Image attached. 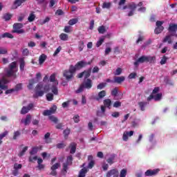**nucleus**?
Instances as JSON below:
<instances>
[{"mask_svg": "<svg viewBox=\"0 0 177 177\" xmlns=\"http://www.w3.org/2000/svg\"><path fill=\"white\" fill-rule=\"evenodd\" d=\"M18 71L17 62H14L10 64L8 68L5 69L6 75H3L1 79H0V95L3 93L2 90L8 89V80L6 77H13L16 78V73Z\"/></svg>", "mask_w": 177, "mask_h": 177, "instance_id": "nucleus-1", "label": "nucleus"}, {"mask_svg": "<svg viewBox=\"0 0 177 177\" xmlns=\"http://www.w3.org/2000/svg\"><path fill=\"white\" fill-rule=\"evenodd\" d=\"M88 63L80 61L76 64V65L71 66L68 71H64V77H65L66 80H71L73 77H74V73H75V70H80L82 68V67H85L87 66Z\"/></svg>", "mask_w": 177, "mask_h": 177, "instance_id": "nucleus-2", "label": "nucleus"}, {"mask_svg": "<svg viewBox=\"0 0 177 177\" xmlns=\"http://www.w3.org/2000/svg\"><path fill=\"white\" fill-rule=\"evenodd\" d=\"M49 92V86L39 83L36 87V96H44V93Z\"/></svg>", "mask_w": 177, "mask_h": 177, "instance_id": "nucleus-3", "label": "nucleus"}, {"mask_svg": "<svg viewBox=\"0 0 177 177\" xmlns=\"http://www.w3.org/2000/svg\"><path fill=\"white\" fill-rule=\"evenodd\" d=\"M92 80L91 79H86L84 82L80 85L79 88L76 90V93H81V92H84V89H91L92 88Z\"/></svg>", "mask_w": 177, "mask_h": 177, "instance_id": "nucleus-4", "label": "nucleus"}, {"mask_svg": "<svg viewBox=\"0 0 177 177\" xmlns=\"http://www.w3.org/2000/svg\"><path fill=\"white\" fill-rule=\"evenodd\" d=\"M49 81L50 82H53L54 85L52 86L51 88V91L53 92V93H54V95H57V93H59L57 91V85H59V82L57 80H56V75L55 74H53L50 76L49 78Z\"/></svg>", "mask_w": 177, "mask_h": 177, "instance_id": "nucleus-5", "label": "nucleus"}, {"mask_svg": "<svg viewBox=\"0 0 177 177\" xmlns=\"http://www.w3.org/2000/svg\"><path fill=\"white\" fill-rule=\"evenodd\" d=\"M14 32H17V34H23L24 32V30L23 28V24L20 23L15 24L13 26Z\"/></svg>", "mask_w": 177, "mask_h": 177, "instance_id": "nucleus-6", "label": "nucleus"}, {"mask_svg": "<svg viewBox=\"0 0 177 177\" xmlns=\"http://www.w3.org/2000/svg\"><path fill=\"white\" fill-rule=\"evenodd\" d=\"M162 24H164V21H156V27L155 29V34H160L164 30V26H162Z\"/></svg>", "mask_w": 177, "mask_h": 177, "instance_id": "nucleus-7", "label": "nucleus"}, {"mask_svg": "<svg viewBox=\"0 0 177 177\" xmlns=\"http://www.w3.org/2000/svg\"><path fill=\"white\" fill-rule=\"evenodd\" d=\"M168 30L170 35L175 37V35H176L177 24H170Z\"/></svg>", "mask_w": 177, "mask_h": 177, "instance_id": "nucleus-8", "label": "nucleus"}, {"mask_svg": "<svg viewBox=\"0 0 177 177\" xmlns=\"http://www.w3.org/2000/svg\"><path fill=\"white\" fill-rule=\"evenodd\" d=\"M56 110H57V106L56 105H53L49 110H45L43 112V115H51V114H55L56 113Z\"/></svg>", "mask_w": 177, "mask_h": 177, "instance_id": "nucleus-9", "label": "nucleus"}, {"mask_svg": "<svg viewBox=\"0 0 177 177\" xmlns=\"http://www.w3.org/2000/svg\"><path fill=\"white\" fill-rule=\"evenodd\" d=\"M162 97V93H157V94L150 95L149 97H148L147 100L148 102H150L151 99H154L156 102H158V100H161Z\"/></svg>", "mask_w": 177, "mask_h": 177, "instance_id": "nucleus-10", "label": "nucleus"}, {"mask_svg": "<svg viewBox=\"0 0 177 177\" xmlns=\"http://www.w3.org/2000/svg\"><path fill=\"white\" fill-rule=\"evenodd\" d=\"M147 62V55H142L140 58H138L135 62H134V66H139V64L142 63Z\"/></svg>", "mask_w": 177, "mask_h": 177, "instance_id": "nucleus-11", "label": "nucleus"}, {"mask_svg": "<svg viewBox=\"0 0 177 177\" xmlns=\"http://www.w3.org/2000/svg\"><path fill=\"white\" fill-rule=\"evenodd\" d=\"M72 162H73V156H68L66 162L64 163V165H63V167H64L63 169H64V171H65V172L68 169L67 167H68V165H71Z\"/></svg>", "mask_w": 177, "mask_h": 177, "instance_id": "nucleus-12", "label": "nucleus"}, {"mask_svg": "<svg viewBox=\"0 0 177 177\" xmlns=\"http://www.w3.org/2000/svg\"><path fill=\"white\" fill-rule=\"evenodd\" d=\"M34 108L33 104H29L28 106H23L21 111V114H27L30 110Z\"/></svg>", "mask_w": 177, "mask_h": 177, "instance_id": "nucleus-13", "label": "nucleus"}, {"mask_svg": "<svg viewBox=\"0 0 177 177\" xmlns=\"http://www.w3.org/2000/svg\"><path fill=\"white\" fill-rule=\"evenodd\" d=\"M160 172V169H149L145 172V176H153V175H157L158 173Z\"/></svg>", "mask_w": 177, "mask_h": 177, "instance_id": "nucleus-14", "label": "nucleus"}, {"mask_svg": "<svg viewBox=\"0 0 177 177\" xmlns=\"http://www.w3.org/2000/svg\"><path fill=\"white\" fill-rule=\"evenodd\" d=\"M91 69L90 68L88 71L80 73L78 75V78H82V77H84V78H89V77H91Z\"/></svg>", "mask_w": 177, "mask_h": 177, "instance_id": "nucleus-15", "label": "nucleus"}, {"mask_svg": "<svg viewBox=\"0 0 177 177\" xmlns=\"http://www.w3.org/2000/svg\"><path fill=\"white\" fill-rule=\"evenodd\" d=\"M133 136V131H124L123 133L122 139L124 142H127L128 140V138Z\"/></svg>", "mask_w": 177, "mask_h": 177, "instance_id": "nucleus-16", "label": "nucleus"}, {"mask_svg": "<svg viewBox=\"0 0 177 177\" xmlns=\"http://www.w3.org/2000/svg\"><path fill=\"white\" fill-rule=\"evenodd\" d=\"M107 177H118V170L117 169H112L107 172L106 174Z\"/></svg>", "mask_w": 177, "mask_h": 177, "instance_id": "nucleus-17", "label": "nucleus"}, {"mask_svg": "<svg viewBox=\"0 0 177 177\" xmlns=\"http://www.w3.org/2000/svg\"><path fill=\"white\" fill-rule=\"evenodd\" d=\"M21 122L24 124V125H30V122H31V115H27L25 119H22Z\"/></svg>", "mask_w": 177, "mask_h": 177, "instance_id": "nucleus-18", "label": "nucleus"}, {"mask_svg": "<svg viewBox=\"0 0 177 177\" xmlns=\"http://www.w3.org/2000/svg\"><path fill=\"white\" fill-rule=\"evenodd\" d=\"M104 96H106V91H102L98 93V95L95 97V99L99 102V100H102Z\"/></svg>", "mask_w": 177, "mask_h": 177, "instance_id": "nucleus-19", "label": "nucleus"}, {"mask_svg": "<svg viewBox=\"0 0 177 177\" xmlns=\"http://www.w3.org/2000/svg\"><path fill=\"white\" fill-rule=\"evenodd\" d=\"M88 161H90L88 163V168H89L90 169H92V168H93V165H95V161L93 160V156H89L88 157Z\"/></svg>", "mask_w": 177, "mask_h": 177, "instance_id": "nucleus-20", "label": "nucleus"}, {"mask_svg": "<svg viewBox=\"0 0 177 177\" xmlns=\"http://www.w3.org/2000/svg\"><path fill=\"white\" fill-rule=\"evenodd\" d=\"M106 113V108L104 106H101V110L98 111L97 115L98 117H104Z\"/></svg>", "mask_w": 177, "mask_h": 177, "instance_id": "nucleus-21", "label": "nucleus"}, {"mask_svg": "<svg viewBox=\"0 0 177 177\" xmlns=\"http://www.w3.org/2000/svg\"><path fill=\"white\" fill-rule=\"evenodd\" d=\"M125 81V77H115L113 82H116V84H121V82H124Z\"/></svg>", "mask_w": 177, "mask_h": 177, "instance_id": "nucleus-22", "label": "nucleus"}, {"mask_svg": "<svg viewBox=\"0 0 177 177\" xmlns=\"http://www.w3.org/2000/svg\"><path fill=\"white\" fill-rule=\"evenodd\" d=\"M129 8L130 9V12H129V16H133V10L136 9V5L135 3H132L131 4L129 5Z\"/></svg>", "mask_w": 177, "mask_h": 177, "instance_id": "nucleus-23", "label": "nucleus"}, {"mask_svg": "<svg viewBox=\"0 0 177 177\" xmlns=\"http://www.w3.org/2000/svg\"><path fill=\"white\" fill-rule=\"evenodd\" d=\"M147 63L154 64L156 63V56H147Z\"/></svg>", "mask_w": 177, "mask_h": 177, "instance_id": "nucleus-24", "label": "nucleus"}, {"mask_svg": "<svg viewBox=\"0 0 177 177\" xmlns=\"http://www.w3.org/2000/svg\"><path fill=\"white\" fill-rule=\"evenodd\" d=\"M172 37L171 35H167L162 40V42H167L169 44H172Z\"/></svg>", "mask_w": 177, "mask_h": 177, "instance_id": "nucleus-25", "label": "nucleus"}, {"mask_svg": "<svg viewBox=\"0 0 177 177\" xmlns=\"http://www.w3.org/2000/svg\"><path fill=\"white\" fill-rule=\"evenodd\" d=\"M104 107H107L108 109H111V100L110 99H106L104 100Z\"/></svg>", "mask_w": 177, "mask_h": 177, "instance_id": "nucleus-26", "label": "nucleus"}, {"mask_svg": "<svg viewBox=\"0 0 177 177\" xmlns=\"http://www.w3.org/2000/svg\"><path fill=\"white\" fill-rule=\"evenodd\" d=\"M88 172V169L86 167L82 169L79 173L78 177H85V175H86V173Z\"/></svg>", "mask_w": 177, "mask_h": 177, "instance_id": "nucleus-27", "label": "nucleus"}, {"mask_svg": "<svg viewBox=\"0 0 177 177\" xmlns=\"http://www.w3.org/2000/svg\"><path fill=\"white\" fill-rule=\"evenodd\" d=\"M70 152L71 154H74V153H75V150L77 149V144H75V142H73L71 144L70 146Z\"/></svg>", "mask_w": 177, "mask_h": 177, "instance_id": "nucleus-28", "label": "nucleus"}, {"mask_svg": "<svg viewBox=\"0 0 177 177\" xmlns=\"http://www.w3.org/2000/svg\"><path fill=\"white\" fill-rule=\"evenodd\" d=\"M26 2V0H16L14 3V9H16L18 8V6H20L21 3Z\"/></svg>", "mask_w": 177, "mask_h": 177, "instance_id": "nucleus-29", "label": "nucleus"}, {"mask_svg": "<svg viewBox=\"0 0 177 177\" xmlns=\"http://www.w3.org/2000/svg\"><path fill=\"white\" fill-rule=\"evenodd\" d=\"M46 60V55L45 54H42L39 57V64H44V62Z\"/></svg>", "mask_w": 177, "mask_h": 177, "instance_id": "nucleus-30", "label": "nucleus"}, {"mask_svg": "<svg viewBox=\"0 0 177 177\" xmlns=\"http://www.w3.org/2000/svg\"><path fill=\"white\" fill-rule=\"evenodd\" d=\"M59 39L61 41H68V35L66 33H62L59 35Z\"/></svg>", "mask_w": 177, "mask_h": 177, "instance_id": "nucleus-31", "label": "nucleus"}, {"mask_svg": "<svg viewBox=\"0 0 177 177\" xmlns=\"http://www.w3.org/2000/svg\"><path fill=\"white\" fill-rule=\"evenodd\" d=\"M50 133H46L44 136V140L46 143H50Z\"/></svg>", "mask_w": 177, "mask_h": 177, "instance_id": "nucleus-32", "label": "nucleus"}, {"mask_svg": "<svg viewBox=\"0 0 177 177\" xmlns=\"http://www.w3.org/2000/svg\"><path fill=\"white\" fill-rule=\"evenodd\" d=\"M27 150H28V147H24L18 154L19 157H23V156H24V153L26 152Z\"/></svg>", "mask_w": 177, "mask_h": 177, "instance_id": "nucleus-33", "label": "nucleus"}, {"mask_svg": "<svg viewBox=\"0 0 177 177\" xmlns=\"http://www.w3.org/2000/svg\"><path fill=\"white\" fill-rule=\"evenodd\" d=\"M105 38H106L105 37L100 38L99 41H97V44H96L97 48H99V46H100L103 44V42H104Z\"/></svg>", "mask_w": 177, "mask_h": 177, "instance_id": "nucleus-34", "label": "nucleus"}, {"mask_svg": "<svg viewBox=\"0 0 177 177\" xmlns=\"http://www.w3.org/2000/svg\"><path fill=\"white\" fill-rule=\"evenodd\" d=\"M115 158V155H112L109 158L107 159L108 164H113L114 162V159Z\"/></svg>", "mask_w": 177, "mask_h": 177, "instance_id": "nucleus-35", "label": "nucleus"}, {"mask_svg": "<svg viewBox=\"0 0 177 177\" xmlns=\"http://www.w3.org/2000/svg\"><path fill=\"white\" fill-rule=\"evenodd\" d=\"M106 31V27H104V26H100L98 28V32H100V34H104Z\"/></svg>", "mask_w": 177, "mask_h": 177, "instance_id": "nucleus-36", "label": "nucleus"}, {"mask_svg": "<svg viewBox=\"0 0 177 177\" xmlns=\"http://www.w3.org/2000/svg\"><path fill=\"white\" fill-rule=\"evenodd\" d=\"M24 66H26V62H24V59H20V70L23 71L24 70Z\"/></svg>", "mask_w": 177, "mask_h": 177, "instance_id": "nucleus-37", "label": "nucleus"}, {"mask_svg": "<svg viewBox=\"0 0 177 177\" xmlns=\"http://www.w3.org/2000/svg\"><path fill=\"white\" fill-rule=\"evenodd\" d=\"M122 73V68H118L115 72H113L114 75H120Z\"/></svg>", "mask_w": 177, "mask_h": 177, "instance_id": "nucleus-38", "label": "nucleus"}, {"mask_svg": "<svg viewBox=\"0 0 177 177\" xmlns=\"http://www.w3.org/2000/svg\"><path fill=\"white\" fill-rule=\"evenodd\" d=\"M59 168H60V163L57 162V163L52 165L50 169H54V170L56 171V169H59Z\"/></svg>", "mask_w": 177, "mask_h": 177, "instance_id": "nucleus-39", "label": "nucleus"}, {"mask_svg": "<svg viewBox=\"0 0 177 177\" xmlns=\"http://www.w3.org/2000/svg\"><path fill=\"white\" fill-rule=\"evenodd\" d=\"M78 23V19H72L68 21L69 26H74V24H77Z\"/></svg>", "mask_w": 177, "mask_h": 177, "instance_id": "nucleus-40", "label": "nucleus"}, {"mask_svg": "<svg viewBox=\"0 0 177 177\" xmlns=\"http://www.w3.org/2000/svg\"><path fill=\"white\" fill-rule=\"evenodd\" d=\"M8 131H4L3 133L0 134V145H2V140L8 135Z\"/></svg>", "mask_w": 177, "mask_h": 177, "instance_id": "nucleus-41", "label": "nucleus"}, {"mask_svg": "<svg viewBox=\"0 0 177 177\" xmlns=\"http://www.w3.org/2000/svg\"><path fill=\"white\" fill-rule=\"evenodd\" d=\"M8 53V48L1 47L0 48V55H6Z\"/></svg>", "mask_w": 177, "mask_h": 177, "instance_id": "nucleus-42", "label": "nucleus"}, {"mask_svg": "<svg viewBox=\"0 0 177 177\" xmlns=\"http://www.w3.org/2000/svg\"><path fill=\"white\" fill-rule=\"evenodd\" d=\"M1 37H2V38H13V35L10 33H8V32L3 33L1 35Z\"/></svg>", "mask_w": 177, "mask_h": 177, "instance_id": "nucleus-43", "label": "nucleus"}, {"mask_svg": "<svg viewBox=\"0 0 177 177\" xmlns=\"http://www.w3.org/2000/svg\"><path fill=\"white\" fill-rule=\"evenodd\" d=\"M28 20V21H34V20H35V15H34V13L30 14Z\"/></svg>", "mask_w": 177, "mask_h": 177, "instance_id": "nucleus-44", "label": "nucleus"}, {"mask_svg": "<svg viewBox=\"0 0 177 177\" xmlns=\"http://www.w3.org/2000/svg\"><path fill=\"white\" fill-rule=\"evenodd\" d=\"M46 99L48 102H52L53 100V94L49 93L46 95Z\"/></svg>", "mask_w": 177, "mask_h": 177, "instance_id": "nucleus-45", "label": "nucleus"}, {"mask_svg": "<svg viewBox=\"0 0 177 177\" xmlns=\"http://www.w3.org/2000/svg\"><path fill=\"white\" fill-rule=\"evenodd\" d=\"M49 120H50V121H52V122H54L55 124H57V118H56L53 115H50V116H49Z\"/></svg>", "mask_w": 177, "mask_h": 177, "instance_id": "nucleus-46", "label": "nucleus"}, {"mask_svg": "<svg viewBox=\"0 0 177 177\" xmlns=\"http://www.w3.org/2000/svg\"><path fill=\"white\" fill-rule=\"evenodd\" d=\"M138 104H139L142 111H145V107L146 106L147 103L141 102H139Z\"/></svg>", "mask_w": 177, "mask_h": 177, "instance_id": "nucleus-47", "label": "nucleus"}, {"mask_svg": "<svg viewBox=\"0 0 177 177\" xmlns=\"http://www.w3.org/2000/svg\"><path fill=\"white\" fill-rule=\"evenodd\" d=\"M37 153H38V147H33L30 151V155L34 156V154H37Z\"/></svg>", "mask_w": 177, "mask_h": 177, "instance_id": "nucleus-48", "label": "nucleus"}, {"mask_svg": "<svg viewBox=\"0 0 177 177\" xmlns=\"http://www.w3.org/2000/svg\"><path fill=\"white\" fill-rule=\"evenodd\" d=\"M68 135H70V129H66L64 131V136L65 138H67Z\"/></svg>", "mask_w": 177, "mask_h": 177, "instance_id": "nucleus-49", "label": "nucleus"}, {"mask_svg": "<svg viewBox=\"0 0 177 177\" xmlns=\"http://www.w3.org/2000/svg\"><path fill=\"white\" fill-rule=\"evenodd\" d=\"M19 136H20V131H17L14 132V136H13V139L15 140H16V139H17V138H19Z\"/></svg>", "mask_w": 177, "mask_h": 177, "instance_id": "nucleus-50", "label": "nucleus"}, {"mask_svg": "<svg viewBox=\"0 0 177 177\" xmlns=\"http://www.w3.org/2000/svg\"><path fill=\"white\" fill-rule=\"evenodd\" d=\"M37 82H35V80L32 79L31 80H30L29 82V85H28V88L31 89V88H32V86L34 85V84Z\"/></svg>", "mask_w": 177, "mask_h": 177, "instance_id": "nucleus-51", "label": "nucleus"}, {"mask_svg": "<svg viewBox=\"0 0 177 177\" xmlns=\"http://www.w3.org/2000/svg\"><path fill=\"white\" fill-rule=\"evenodd\" d=\"M107 85L106 83H100V84L97 85V89H103Z\"/></svg>", "mask_w": 177, "mask_h": 177, "instance_id": "nucleus-52", "label": "nucleus"}, {"mask_svg": "<svg viewBox=\"0 0 177 177\" xmlns=\"http://www.w3.org/2000/svg\"><path fill=\"white\" fill-rule=\"evenodd\" d=\"M3 19H5L6 21L10 20V19H12V15H10V14H6L3 16Z\"/></svg>", "mask_w": 177, "mask_h": 177, "instance_id": "nucleus-53", "label": "nucleus"}, {"mask_svg": "<svg viewBox=\"0 0 177 177\" xmlns=\"http://www.w3.org/2000/svg\"><path fill=\"white\" fill-rule=\"evenodd\" d=\"M111 6V4L110 3H104L102 5L103 9H109Z\"/></svg>", "mask_w": 177, "mask_h": 177, "instance_id": "nucleus-54", "label": "nucleus"}, {"mask_svg": "<svg viewBox=\"0 0 177 177\" xmlns=\"http://www.w3.org/2000/svg\"><path fill=\"white\" fill-rule=\"evenodd\" d=\"M60 50H62V46H59L56 50L55 51L53 56H57V55H59V53H60Z\"/></svg>", "mask_w": 177, "mask_h": 177, "instance_id": "nucleus-55", "label": "nucleus"}, {"mask_svg": "<svg viewBox=\"0 0 177 177\" xmlns=\"http://www.w3.org/2000/svg\"><path fill=\"white\" fill-rule=\"evenodd\" d=\"M158 92H160V87H155L152 91V94L151 95H156V93H158Z\"/></svg>", "mask_w": 177, "mask_h": 177, "instance_id": "nucleus-56", "label": "nucleus"}, {"mask_svg": "<svg viewBox=\"0 0 177 177\" xmlns=\"http://www.w3.org/2000/svg\"><path fill=\"white\" fill-rule=\"evenodd\" d=\"M125 176H127V169H123L120 171V177H125Z\"/></svg>", "mask_w": 177, "mask_h": 177, "instance_id": "nucleus-57", "label": "nucleus"}, {"mask_svg": "<svg viewBox=\"0 0 177 177\" xmlns=\"http://www.w3.org/2000/svg\"><path fill=\"white\" fill-rule=\"evenodd\" d=\"M167 60H168V57L164 56L160 61V64H165V63H167Z\"/></svg>", "mask_w": 177, "mask_h": 177, "instance_id": "nucleus-58", "label": "nucleus"}, {"mask_svg": "<svg viewBox=\"0 0 177 177\" xmlns=\"http://www.w3.org/2000/svg\"><path fill=\"white\" fill-rule=\"evenodd\" d=\"M117 93H118V88H115L111 91V95H112V96H117Z\"/></svg>", "mask_w": 177, "mask_h": 177, "instance_id": "nucleus-59", "label": "nucleus"}, {"mask_svg": "<svg viewBox=\"0 0 177 177\" xmlns=\"http://www.w3.org/2000/svg\"><path fill=\"white\" fill-rule=\"evenodd\" d=\"M64 31V32H71V26H65Z\"/></svg>", "mask_w": 177, "mask_h": 177, "instance_id": "nucleus-60", "label": "nucleus"}, {"mask_svg": "<svg viewBox=\"0 0 177 177\" xmlns=\"http://www.w3.org/2000/svg\"><path fill=\"white\" fill-rule=\"evenodd\" d=\"M50 20V18L49 17H47L41 22V24H46V23H48Z\"/></svg>", "mask_w": 177, "mask_h": 177, "instance_id": "nucleus-61", "label": "nucleus"}, {"mask_svg": "<svg viewBox=\"0 0 177 177\" xmlns=\"http://www.w3.org/2000/svg\"><path fill=\"white\" fill-rule=\"evenodd\" d=\"M136 73H131L129 75V80H133V78H136Z\"/></svg>", "mask_w": 177, "mask_h": 177, "instance_id": "nucleus-62", "label": "nucleus"}, {"mask_svg": "<svg viewBox=\"0 0 177 177\" xmlns=\"http://www.w3.org/2000/svg\"><path fill=\"white\" fill-rule=\"evenodd\" d=\"M113 107H115V109L118 108V107H121V102H120L119 101H116L114 104H113Z\"/></svg>", "mask_w": 177, "mask_h": 177, "instance_id": "nucleus-63", "label": "nucleus"}, {"mask_svg": "<svg viewBox=\"0 0 177 177\" xmlns=\"http://www.w3.org/2000/svg\"><path fill=\"white\" fill-rule=\"evenodd\" d=\"M14 169H17V170H18V169H21V164L15 163V164L14 165Z\"/></svg>", "mask_w": 177, "mask_h": 177, "instance_id": "nucleus-64", "label": "nucleus"}]
</instances>
